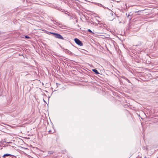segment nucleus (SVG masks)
<instances>
[{"label":"nucleus","mask_w":158,"mask_h":158,"mask_svg":"<svg viewBox=\"0 0 158 158\" xmlns=\"http://www.w3.org/2000/svg\"><path fill=\"white\" fill-rule=\"evenodd\" d=\"M50 33L51 34L54 35L55 37L56 38H58L61 40L64 39L63 37L60 34L51 32H50Z\"/></svg>","instance_id":"nucleus-1"},{"label":"nucleus","mask_w":158,"mask_h":158,"mask_svg":"<svg viewBox=\"0 0 158 158\" xmlns=\"http://www.w3.org/2000/svg\"><path fill=\"white\" fill-rule=\"evenodd\" d=\"M74 40L77 44L80 46L83 45V43L79 40L77 38H75Z\"/></svg>","instance_id":"nucleus-2"},{"label":"nucleus","mask_w":158,"mask_h":158,"mask_svg":"<svg viewBox=\"0 0 158 158\" xmlns=\"http://www.w3.org/2000/svg\"><path fill=\"white\" fill-rule=\"evenodd\" d=\"M64 51L66 53H68L69 54H70V55L73 54V53H72V52L68 49H65L64 50Z\"/></svg>","instance_id":"nucleus-3"},{"label":"nucleus","mask_w":158,"mask_h":158,"mask_svg":"<svg viewBox=\"0 0 158 158\" xmlns=\"http://www.w3.org/2000/svg\"><path fill=\"white\" fill-rule=\"evenodd\" d=\"M92 70L96 74H99V72L98 71V70L95 69H93Z\"/></svg>","instance_id":"nucleus-4"},{"label":"nucleus","mask_w":158,"mask_h":158,"mask_svg":"<svg viewBox=\"0 0 158 158\" xmlns=\"http://www.w3.org/2000/svg\"><path fill=\"white\" fill-rule=\"evenodd\" d=\"M11 155L9 154H6L4 155L3 156V157H5V156H11Z\"/></svg>","instance_id":"nucleus-5"},{"label":"nucleus","mask_w":158,"mask_h":158,"mask_svg":"<svg viewBox=\"0 0 158 158\" xmlns=\"http://www.w3.org/2000/svg\"><path fill=\"white\" fill-rule=\"evenodd\" d=\"M48 154H52L53 153V152L52 151H49L48 152Z\"/></svg>","instance_id":"nucleus-6"},{"label":"nucleus","mask_w":158,"mask_h":158,"mask_svg":"<svg viewBox=\"0 0 158 158\" xmlns=\"http://www.w3.org/2000/svg\"><path fill=\"white\" fill-rule=\"evenodd\" d=\"M127 18L130 19V20H131V16L130 15H128Z\"/></svg>","instance_id":"nucleus-7"},{"label":"nucleus","mask_w":158,"mask_h":158,"mask_svg":"<svg viewBox=\"0 0 158 158\" xmlns=\"http://www.w3.org/2000/svg\"><path fill=\"white\" fill-rule=\"evenodd\" d=\"M97 5L100 7L103 6L102 4L99 3H98Z\"/></svg>","instance_id":"nucleus-8"},{"label":"nucleus","mask_w":158,"mask_h":158,"mask_svg":"<svg viewBox=\"0 0 158 158\" xmlns=\"http://www.w3.org/2000/svg\"><path fill=\"white\" fill-rule=\"evenodd\" d=\"M25 37L26 38H27V39L30 38V37L29 36H28V35H26L25 36Z\"/></svg>","instance_id":"nucleus-9"},{"label":"nucleus","mask_w":158,"mask_h":158,"mask_svg":"<svg viewBox=\"0 0 158 158\" xmlns=\"http://www.w3.org/2000/svg\"><path fill=\"white\" fill-rule=\"evenodd\" d=\"M88 31L89 32H91V33H93L92 32V31H91L90 29H89L88 30Z\"/></svg>","instance_id":"nucleus-10"},{"label":"nucleus","mask_w":158,"mask_h":158,"mask_svg":"<svg viewBox=\"0 0 158 158\" xmlns=\"http://www.w3.org/2000/svg\"><path fill=\"white\" fill-rule=\"evenodd\" d=\"M92 3H93L94 4L96 5H98V3H97V2H92Z\"/></svg>","instance_id":"nucleus-11"},{"label":"nucleus","mask_w":158,"mask_h":158,"mask_svg":"<svg viewBox=\"0 0 158 158\" xmlns=\"http://www.w3.org/2000/svg\"><path fill=\"white\" fill-rule=\"evenodd\" d=\"M139 11H139H135L134 12H135V13H138V12H139V11Z\"/></svg>","instance_id":"nucleus-12"},{"label":"nucleus","mask_w":158,"mask_h":158,"mask_svg":"<svg viewBox=\"0 0 158 158\" xmlns=\"http://www.w3.org/2000/svg\"><path fill=\"white\" fill-rule=\"evenodd\" d=\"M102 7L105 9L106 8V7H105L104 6H102Z\"/></svg>","instance_id":"nucleus-13"},{"label":"nucleus","mask_w":158,"mask_h":158,"mask_svg":"<svg viewBox=\"0 0 158 158\" xmlns=\"http://www.w3.org/2000/svg\"><path fill=\"white\" fill-rule=\"evenodd\" d=\"M111 15H113V13H112L111 14Z\"/></svg>","instance_id":"nucleus-14"},{"label":"nucleus","mask_w":158,"mask_h":158,"mask_svg":"<svg viewBox=\"0 0 158 158\" xmlns=\"http://www.w3.org/2000/svg\"><path fill=\"white\" fill-rule=\"evenodd\" d=\"M51 132V131H49V132Z\"/></svg>","instance_id":"nucleus-15"},{"label":"nucleus","mask_w":158,"mask_h":158,"mask_svg":"<svg viewBox=\"0 0 158 158\" xmlns=\"http://www.w3.org/2000/svg\"><path fill=\"white\" fill-rule=\"evenodd\" d=\"M44 102H45V101H44Z\"/></svg>","instance_id":"nucleus-16"},{"label":"nucleus","mask_w":158,"mask_h":158,"mask_svg":"<svg viewBox=\"0 0 158 158\" xmlns=\"http://www.w3.org/2000/svg\"><path fill=\"white\" fill-rule=\"evenodd\" d=\"M144 158H146V157H145Z\"/></svg>","instance_id":"nucleus-17"}]
</instances>
